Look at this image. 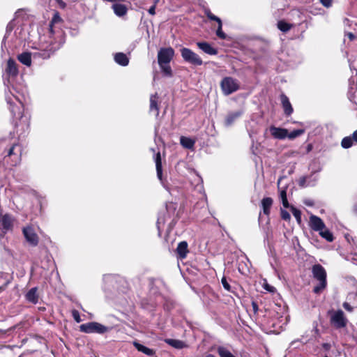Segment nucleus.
I'll list each match as a JSON object with an SVG mask.
<instances>
[{
    "label": "nucleus",
    "instance_id": "nucleus-1",
    "mask_svg": "<svg viewBox=\"0 0 357 357\" xmlns=\"http://www.w3.org/2000/svg\"><path fill=\"white\" fill-rule=\"evenodd\" d=\"M59 13H56L50 24L49 28V40H46V37L40 38L39 52L34 54V56H38L43 59H49L61 45L64 43L65 40L61 31H54L53 24L60 22Z\"/></svg>",
    "mask_w": 357,
    "mask_h": 357
},
{
    "label": "nucleus",
    "instance_id": "nucleus-2",
    "mask_svg": "<svg viewBox=\"0 0 357 357\" xmlns=\"http://www.w3.org/2000/svg\"><path fill=\"white\" fill-rule=\"evenodd\" d=\"M174 55V51L172 47L161 48L158 53V62L165 76L172 77V70L169 66Z\"/></svg>",
    "mask_w": 357,
    "mask_h": 357
},
{
    "label": "nucleus",
    "instance_id": "nucleus-3",
    "mask_svg": "<svg viewBox=\"0 0 357 357\" xmlns=\"http://www.w3.org/2000/svg\"><path fill=\"white\" fill-rule=\"evenodd\" d=\"M10 94L6 93V100L10 105V111L13 116L17 119H23V105L20 98L14 94L13 91L9 89Z\"/></svg>",
    "mask_w": 357,
    "mask_h": 357
},
{
    "label": "nucleus",
    "instance_id": "nucleus-4",
    "mask_svg": "<svg viewBox=\"0 0 357 357\" xmlns=\"http://www.w3.org/2000/svg\"><path fill=\"white\" fill-rule=\"evenodd\" d=\"M80 331L85 333H112L113 326L103 325L98 322H89L79 326Z\"/></svg>",
    "mask_w": 357,
    "mask_h": 357
},
{
    "label": "nucleus",
    "instance_id": "nucleus-5",
    "mask_svg": "<svg viewBox=\"0 0 357 357\" xmlns=\"http://www.w3.org/2000/svg\"><path fill=\"white\" fill-rule=\"evenodd\" d=\"M220 88L225 96H229L240 89V83L232 77H225L221 80Z\"/></svg>",
    "mask_w": 357,
    "mask_h": 357
},
{
    "label": "nucleus",
    "instance_id": "nucleus-6",
    "mask_svg": "<svg viewBox=\"0 0 357 357\" xmlns=\"http://www.w3.org/2000/svg\"><path fill=\"white\" fill-rule=\"evenodd\" d=\"M181 54L183 59L185 62L189 63L192 65L201 66L203 63L202 59L200 58V56L189 48H181Z\"/></svg>",
    "mask_w": 357,
    "mask_h": 357
},
{
    "label": "nucleus",
    "instance_id": "nucleus-7",
    "mask_svg": "<svg viewBox=\"0 0 357 357\" xmlns=\"http://www.w3.org/2000/svg\"><path fill=\"white\" fill-rule=\"evenodd\" d=\"M347 322V318L342 310H339L331 312V323L335 328H343L346 326Z\"/></svg>",
    "mask_w": 357,
    "mask_h": 357
},
{
    "label": "nucleus",
    "instance_id": "nucleus-8",
    "mask_svg": "<svg viewBox=\"0 0 357 357\" xmlns=\"http://www.w3.org/2000/svg\"><path fill=\"white\" fill-rule=\"evenodd\" d=\"M18 73L19 70L16 61L13 59H9L5 68V74L7 78L6 80H4V84H10V79L15 78L18 75Z\"/></svg>",
    "mask_w": 357,
    "mask_h": 357
},
{
    "label": "nucleus",
    "instance_id": "nucleus-9",
    "mask_svg": "<svg viewBox=\"0 0 357 357\" xmlns=\"http://www.w3.org/2000/svg\"><path fill=\"white\" fill-rule=\"evenodd\" d=\"M14 218L9 214L0 215V235L3 236L5 234L11 231L13 227Z\"/></svg>",
    "mask_w": 357,
    "mask_h": 357
},
{
    "label": "nucleus",
    "instance_id": "nucleus-10",
    "mask_svg": "<svg viewBox=\"0 0 357 357\" xmlns=\"http://www.w3.org/2000/svg\"><path fill=\"white\" fill-rule=\"evenodd\" d=\"M22 232L25 239L31 245L36 246L38 244V236L31 227H24Z\"/></svg>",
    "mask_w": 357,
    "mask_h": 357
},
{
    "label": "nucleus",
    "instance_id": "nucleus-11",
    "mask_svg": "<svg viewBox=\"0 0 357 357\" xmlns=\"http://www.w3.org/2000/svg\"><path fill=\"white\" fill-rule=\"evenodd\" d=\"M22 149L18 144H13L8 152L7 156L13 158L12 165H16L21 160Z\"/></svg>",
    "mask_w": 357,
    "mask_h": 357
},
{
    "label": "nucleus",
    "instance_id": "nucleus-12",
    "mask_svg": "<svg viewBox=\"0 0 357 357\" xmlns=\"http://www.w3.org/2000/svg\"><path fill=\"white\" fill-rule=\"evenodd\" d=\"M309 225L312 229L318 232L325 229L326 227L324 221L319 217L314 215H310Z\"/></svg>",
    "mask_w": 357,
    "mask_h": 357
},
{
    "label": "nucleus",
    "instance_id": "nucleus-13",
    "mask_svg": "<svg viewBox=\"0 0 357 357\" xmlns=\"http://www.w3.org/2000/svg\"><path fill=\"white\" fill-rule=\"evenodd\" d=\"M312 272L313 277L317 280H326V272L324 268L320 264H315L312 266Z\"/></svg>",
    "mask_w": 357,
    "mask_h": 357
},
{
    "label": "nucleus",
    "instance_id": "nucleus-14",
    "mask_svg": "<svg viewBox=\"0 0 357 357\" xmlns=\"http://www.w3.org/2000/svg\"><path fill=\"white\" fill-rule=\"evenodd\" d=\"M38 49V52H39V47H37ZM36 52H33L32 54L29 52H22V54H19L17 56V59L19 60V61L20 63H22V64L25 65L26 66H31V56H33V57L35 59V58H41V56H34V54H36ZM43 59H44L43 57H42Z\"/></svg>",
    "mask_w": 357,
    "mask_h": 357
},
{
    "label": "nucleus",
    "instance_id": "nucleus-15",
    "mask_svg": "<svg viewBox=\"0 0 357 357\" xmlns=\"http://www.w3.org/2000/svg\"><path fill=\"white\" fill-rule=\"evenodd\" d=\"M314 173L309 176H302L298 180V185L301 188L307 186H314L318 179L317 176H314Z\"/></svg>",
    "mask_w": 357,
    "mask_h": 357
},
{
    "label": "nucleus",
    "instance_id": "nucleus-16",
    "mask_svg": "<svg viewBox=\"0 0 357 357\" xmlns=\"http://www.w3.org/2000/svg\"><path fill=\"white\" fill-rule=\"evenodd\" d=\"M354 143L357 144V130L351 135L344 137L341 142V146L344 149L351 148Z\"/></svg>",
    "mask_w": 357,
    "mask_h": 357
},
{
    "label": "nucleus",
    "instance_id": "nucleus-17",
    "mask_svg": "<svg viewBox=\"0 0 357 357\" xmlns=\"http://www.w3.org/2000/svg\"><path fill=\"white\" fill-rule=\"evenodd\" d=\"M280 101L285 115L290 116L293 113L294 109L288 97L285 94L282 93L280 95Z\"/></svg>",
    "mask_w": 357,
    "mask_h": 357
},
{
    "label": "nucleus",
    "instance_id": "nucleus-18",
    "mask_svg": "<svg viewBox=\"0 0 357 357\" xmlns=\"http://www.w3.org/2000/svg\"><path fill=\"white\" fill-rule=\"evenodd\" d=\"M270 131L272 136L275 139H283L287 137V130L285 128L271 126Z\"/></svg>",
    "mask_w": 357,
    "mask_h": 357
},
{
    "label": "nucleus",
    "instance_id": "nucleus-19",
    "mask_svg": "<svg viewBox=\"0 0 357 357\" xmlns=\"http://www.w3.org/2000/svg\"><path fill=\"white\" fill-rule=\"evenodd\" d=\"M197 45L204 52L209 55H215L218 54L217 50L213 47L209 43L206 42H198Z\"/></svg>",
    "mask_w": 357,
    "mask_h": 357
},
{
    "label": "nucleus",
    "instance_id": "nucleus-20",
    "mask_svg": "<svg viewBox=\"0 0 357 357\" xmlns=\"http://www.w3.org/2000/svg\"><path fill=\"white\" fill-rule=\"evenodd\" d=\"M188 252V245L186 241H181L178 244L176 248V253L180 259H185Z\"/></svg>",
    "mask_w": 357,
    "mask_h": 357
},
{
    "label": "nucleus",
    "instance_id": "nucleus-21",
    "mask_svg": "<svg viewBox=\"0 0 357 357\" xmlns=\"http://www.w3.org/2000/svg\"><path fill=\"white\" fill-rule=\"evenodd\" d=\"M150 112H153L155 116L159 114L158 96L157 93L150 97Z\"/></svg>",
    "mask_w": 357,
    "mask_h": 357
},
{
    "label": "nucleus",
    "instance_id": "nucleus-22",
    "mask_svg": "<svg viewBox=\"0 0 357 357\" xmlns=\"http://www.w3.org/2000/svg\"><path fill=\"white\" fill-rule=\"evenodd\" d=\"M242 114L243 111L241 110L229 113L225 119V125L227 126H231L236 119L241 116Z\"/></svg>",
    "mask_w": 357,
    "mask_h": 357
},
{
    "label": "nucleus",
    "instance_id": "nucleus-23",
    "mask_svg": "<svg viewBox=\"0 0 357 357\" xmlns=\"http://www.w3.org/2000/svg\"><path fill=\"white\" fill-rule=\"evenodd\" d=\"M155 167H156V172H157V176L158 179L163 183L162 181V161H161V156L160 153L158 152L156 154L155 158Z\"/></svg>",
    "mask_w": 357,
    "mask_h": 357
},
{
    "label": "nucleus",
    "instance_id": "nucleus-24",
    "mask_svg": "<svg viewBox=\"0 0 357 357\" xmlns=\"http://www.w3.org/2000/svg\"><path fill=\"white\" fill-rule=\"evenodd\" d=\"M26 299L33 303L36 304L38 301V296L37 294V288L33 287L31 288L26 294Z\"/></svg>",
    "mask_w": 357,
    "mask_h": 357
},
{
    "label": "nucleus",
    "instance_id": "nucleus-25",
    "mask_svg": "<svg viewBox=\"0 0 357 357\" xmlns=\"http://www.w3.org/2000/svg\"><path fill=\"white\" fill-rule=\"evenodd\" d=\"M112 8L114 13L119 17L124 16L127 13L128 10L126 6L121 3H114L112 5Z\"/></svg>",
    "mask_w": 357,
    "mask_h": 357
},
{
    "label": "nucleus",
    "instance_id": "nucleus-26",
    "mask_svg": "<svg viewBox=\"0 0 357 357\" xmlns=\"http://www.w3.org/2000/svg\"><path fill=\"white\" fill-rule=\"evenodd\" d=\"M114 61L118 64L122 66H126L128 65L129 59L128 56L121 52L116 53L114 55Z\"/></svg>",
    "mask_w": 357,
    "mask_h": 357
},
{
    "label": "nucleus",
    "instance_id": "nucleus-27",
    "mask_svg": "<svg viewBox=\"0 0 357 357\" xmlns=\"http://www.w3.org/2000/svg\"><path fill=\"white\" fill-rule=\"evenodd\" d=\"M273 204V199L271 197H265L261 200V206L263 212L265 215H268L271 206Z\"/></svg>",
    "mask_w": 357,
    "mask_h": 357
},
{
    "label": "nucleus",
    "instance_id": "nucleus-28",
    "mask_svg": "<svg viewBox=\"0 0 357 357\" xmlns=\"http://www.w3.org/2000/svg\"><path fill=\"white\" fill-rule=\"evenodd\" d=\"M180 143L183 147L192 149L195 146V142L190 137L182 136L180 137Z\"/></svg>",
    "mask_w": 357,
    "mask_h": 357
},
{
    "label": "nucleus",
    "instance_id": "nucleus-29",
    "mask_svg": "<svg viewBox=\"0 0 357 357\" xmlns=\"http://www.w3.org/2000/svg\"><path fill=\"white\" fill-rule=\"evenodd\" d=\"M165 342L168 344L171 345L172 347H173L176 349H183V348L187 347L185 342L178 340L169 338V339H166Z\"/></svg>",
    "mask_w": 357,
    "mask_h": 357
},
{
    "label": "nucleus",
    "instance_id": "nucleus-30",
    "mask_svg": "<svg viewBox=\"0 0 357 357\" xmlns=\"http://www.w3.org/2000/svg\"><path fill=\"white\" fill-rule=\"evenodd\" d=\"M133 344H134L135 347H136V349L139 351H141L147 356H153L155 354V351L151 349H149L137 342H134Z\"/></svg>",
    "mask_w": 357,
    "mask_h": 357
},
{
    "label": "nucleus",
    "instance_id": "nucleus-31",
    "mask_svg": "<svg viewBox=\"0 0 357 357\" xmlns=\"http://www.w3.org/2000/svg\"><path fill=\"white\" fill-rule=\"evenodd\" d=\"M319 234L328 242H332L334 239L332 232L328 229L326 227L325 229L319 231Z\"/></svg>",
    "mask_w": 357,
    "mask_h": 357
},
{
    "label": "nucleus",
    "instance_id": "nucleus-32",
    "mask_svg": "<svg viewBox=\"0 0 357 357\" xmlns=\"http://www.w3.org/2000/svg\"><path fill=\"white\" fill-rule=\"evenodd\" d=\"M218 352L220 357H235L227 349L224 347H218Z\"/></svg>",
    "mask_w": 357,
    "mask_h": 357
},
{
    "label": "nucleus",
    "instance_id": "nucleus-33",
    "mask_svg": "<svg viewBox=\"0 0 357 357\" xmlns=\"http://www.w3.org/2000/svg\"><path fill=\"white\" fill-rule=\"evenodd\" d=\"M326 280L318 281V284L314 287L313 291L315 294H319L322 290L326 287Z\"/></svg>",
    "mask_w": 357,
    "mask_h": 357
},
{
    "label": "nucleus",
    "instance_id": "nucleus-34",
    "mask_svg": "<svg viewBox=\"0 0 357 357\" xmlns=\"http://www.w3.org/2000/svg\"><path fill=\"white\" fill-rule=\"evenodd\" d=\"M304 132H305V130H303V129L294 130L292 132H291L290 133L287 132V137L289 139H294L296 138L297 137L301 136Z\"/></svg>",
    "mask_w": 357,
    "mask_h": 357
},
{
    "label": "nucleus",
    "instance_id": "nucleus-35",
    "mask_svg": "<svg viewBox=\"0 0 357 357\" xmlns=\"http://www.w3.org/2000/svg\"><path fill=\"white\" fill-rule=\"evenodd\" d=\"M291 27L290 24H288L284 21H279L278 22V28L282 32L288 31Z\"/></svg>",
    "mask_w": 357,
    "mask_h": 357
},
{
    "label": "nucleus",
    "instance_id": "nucleus-36",
    "mask_svg": "<svg viewBox=\"0 0 357 357\" xmlns=\"http://www.w3.org/2000/svg\"><path fill=\"white\" fill-rule=\"evenodd\" d=\"M291 211L293 215L296 219V221L298 222V223L301 224V211L297 209L294 206H291Z\"/></svg>",
    "mask_w": 357,
    "mask_h": 357
},
{
    "label": "nucleus",
    "instance_id": "nucleus-37",
    "mask_svg": "<svg viewBox=\"0 0 357 357\" xmlns=\"http://www.w3.org/2000/svg\"><path fill=\"white\" fill-rule=\"evenodd\" d=\"M204 13H205V15L207 16V17L209 20L215 21L218 23H220V21H221L220 18H219L218 17L213 15L209 9L205 10Z\"/></svg>",
    "mask_w": 357,
    "mask_h": 357
},
{
    "label": "nucleus",
    "instance_id": "nucleus-38",
    "mask_svg": "<svg viewBox=\"0 0 357 357\" xmlns=\"http://www.w3.org/2000/svg\"><path fill=\"white\" fill-rule=\"evenodd\" d=\"M222 21H220V23H218V27L216 30V35L218 37H219L221 39H225L226 38V34L222 31Z\"/></svg>",
    "mask_w": 357,
    "mask_h": 357
},
{
    "label": "nucleus",
    "instance_id": "nucleus-39",
    "mask_svg": "<svg viewBox=\"0 0 357 357\" xmlns=\"http://www.w3.org/2000/svg\"><path fill=\"white\" fill-rule=\"evenodd\" d=\"M165 222V213H160V215L158 218V220H157V227H158L159 232L160 231L161 225H164Z\"/></svg>",
    "mask_w": 357,
    "mask_h": 357
},
{
    "label": "nucleus",
    "instance_id": "nucleus-40",
    "mask_svg": "<svg viewBox=\"0 0 357 357\" xmlns=\"http://www.w3.org/2000/svg\"><path fill=\"white\" fill-rule=\"evenodd\" d=\"M280 213H281L282 219H283L284 220H286V221L290 220L291 216H290V214L289 213V212L281 208Z\"/></svg>",
    "mask_w": 357,
    "mask_h": 357
},
{
    "label": "nucleus",
    "instance_id": "nucleus-41",
    "mask_svg": "<svg viewBox=\"0 0 357 357\" xmlns=\"http://www.w3.org/2000/svg\"><path fill=\"white\" fill-rule=\"evenodd\" d=\"M221 283L223 286V287L228 291H231V286L229 285V284L228 283L227 279L225 277H223L221 280Z\"/></svg>",
    "mask_w": 357,
    "mask_h": 357
},
{
    "label": "nucleus",
    "instance_id": "nucleus-42",
    "mask_svg": "<svg viewBox=\"0 0 357 357\" xmlns=\"http://www.w3.org/2000/svg\"><path fill=\"white\" fill-rule=\"evenodd\" d=\"M72 315H73V319L77 322V323H79L81 322L82 319L80 318V316H79V313L77 310H72Z\"/></svg>",
    "mask_w": 357,
    "mask_h": 357
},
{
    "label": "nucleus",
    "instance_id": "nucleus-43",
    "mask_svg": "<svg viewBox=\"0 0 357 357\" xmlns=\"http://www.w3.org/2000/svg\"><path fill=\"white\" fill-rule=\"evenodd\" d=\"M322 5L326 8L331 6L332 0H320Z\"/></svg>",
    "mask_w": 357,
    "mask_h": 357
},
{
    "label": "nucleus",
    "instance_id": "nucleus-44",
    "mask_svg": "<svg viewBox=\"0 0 357 357\" xmlns=\"http://www.w3.org/2000/svg\"><path fill=\"white\" fill-rule=\"evenodd\" d=\"M280 197L281 199V200H284V199H287V191L285 189H283L280 191Z\"/></svg>",
    "mask_w": 357,
    "mask_h": 357
},
{
    "label": "nucleus",
    "instance_id": "nucleus-45",
    "mask_svg": "<svg viewBox=\"0 0 357 357\" xmlns=\"http://www.w3.org/2000/svg\"><path fill=\"white\" fill-rule=\"evenodd\" d=\"M343 307L347 311H349V312L352 311L353 308L351 307V306L348 303L344 302L343 303Z\"/></svg>",
    "mask_w": 357,
    "mask_h": 357
},
{
    "label": "nucleus",
    "instance_id": "nucleus-46",
    "mask_svg": "<svg viewBox=\"0 0 357 357\" xmlns=\"http://www.w3.org/2000/svg\"><path fill=\"white\" fill-rule=\"evenodd\" d=\"M149 13L151 15H154L155 14V5H153L150 7V8L148 10Z\"/></svg>",
    "mask_w": 357,
    "mask_h": 357
},
{
    "label": "nucleus",
    "instance_id": "nucleus-47",
    "mask_svg": "<svg viewBox=\"0 0 357 357\" xmlns=\"http://www.w3.org/2000/svg\"><path fill=\"white\" fill-rule=\"evenodd\" d=\"M332 347V344L330 343H324L322 344V347L325 351H328Z\"/></svg>",
    "mask_w": 357,
    "mask_h": 357
},
{
    "label": "nucleus",
    "instance_id": "nucleus-48",
    "mask_svg": "<svg viewBox=\"0 0 357 357\" xmlns=\"http://www.w3.org/2000/svg\"><path fill=\"white\" fill-rule=\"evenodd\" d=\"M252 310L254 311L255 313H257V311H258V305L256 302L255 301H252Z\"/></svg>",
    "mask_w": 357,
    "mask_h": 357
},
{
    "label": "nucleus",
    "instance_id": "nucleus-49",
    "mask_svg": "<svg viewBox=\"0 0 357 357\" xmlns=\"http://www.w3.org/2000/svg\"><path fill=\"white\" fill-rule=\"evenodd\" d=\"M304 204L306 206H312L314 205V202L312 199H305L304 201Z\"/></svg>",
    "mask_w": 357,
    "mask_h": 357
},
{
    "label": "nucleus",
    "instance_id": "nucleus-50",
    "mask_svg": "<svg viewBox=\"0 0 357 357\" xmlns=\"http://www.w3.org/2000/svg\"><path fill=\"white\" fill-rule=\"evenodd\" d=\"M282 203L284 208H291V206L289 205L287 199H284V200H282Z\"/></svg>",
    "mask_w": 357,
    "mask_h": 357
},
{
    "label": "nucleus",
    "instance_id": "nucleus-51",
    "mask_svg": "<svg viewBox=\"0 0 357 357\" xmlns=\"http://www.w3.org/2000/svg\"><path fill=\"white\" fill-rule=\"evenodd\" d=\"M265 289H266L267 291H270V292H273L275 291V288L272 286H270L268 284H266L265 287H264Z\"/></svg>",
    "mask_w": 357,
    "mask_h": 357
},
{
    "label": "nucleus",
    "instance_id": "nucleus-52",
    "mask_svg": "<svg viewBox=\"0 0 357 357\" xmlns=\"http://www.w3.org/2000/svg\"><path fill=\"white\" fill-rule=\"evenodd\" d=\"M346 36L349 38V39L350 40H354L356 38V36L354 33H351V32L347 33L346 34Z\"/></svg>",
    "mask_w": 357,
    "mask_h": 357
},
{
    "label": "nucleus",
    "instance_id": "nucleus-53",
    "mask_svg": "<svg viewBox=\"0 0 357 357\" xmlns=\"http://www.w3.org/2000/svg\"><path fill=\"white\" fill-rule=\"evenodd\" d=\"M114 279V277L112 275H105L104 280L106 281L112 280Z\"/></svg>",
    "mask_w": 357,
    "mask_h": 357
},
{
    "label": "nucleus",
    "instance_id": "nucleus-54",
    "mask_svg": "<svg viewBox=\"0 0 357 357\" xmlns=\"http://www.w3.org/2000/svg\"><path fill=\"white\" fill-rule=\"evenodd\" d=\"M353 211L355 213H357V204H355L354 206H353Z\"/></svg>",
    "mask_w": 357,
    "mask_h": 357
},
{
    "label": "nucleus",
    "instance_id": "nucleus-55",
    "mask_svg": "<svg viewBox=\"0 0 357 357\" xmlns=\"http://www.w3.org/2000/svg\"><path fill=\"white\" fill-rule=\"evenodd\" d=\"M6 284L0 287V293L6 289Z\"/></svg>",
    "mask_w": 357,
    "mask_h": 357
},
{
    "label": "nucleus",
    "instance_id": "nucleus-56",
    "mask_svg": "<svg viewBox=\"0 0 357 357\" xmlns=\"http://www.w3.org/2000/svg\"><path fill=\"white\" fill-rule=\"evenodd\" d=\"M160 0H155L153 2V5H155V7L156 6L157 3H158Z\"/></svg>",
    "mask_w": 357,
    "mask_h": 357
},
{
    "label": "nucleus",
    "instance_id": "nucleus-57",
    "mask_svg": "<svg viewBox=\"0 0 357 357\" xmlns=\"http://www.w3.org/2000/svg\"><path fill=\"white\" fill-rule=\"evenodd\" d=\"M205 357H215V356L213 355H212V354H208Z\"/></svg>",
    "mask_w": 357,
    "mask_h": 357
},
{
    "label": "nucleus",
    "instance_id": "nucleus-58",
    "mask_svg": "<svg viewBox=\"0 0 357 357\" xmlns=\"http://www.w3.org/2000/svg\"><path fill=\"white\" fill-rule=\"evenodd\" d=\"M12 90H13V91H15V89L13 86H12Z\"/></svg>",
    "mask_w": 357,
    "mask_h": 357
},
{
    "label": "nucleus",
    "instance_id": "nucleus-59",
    "mask_svg": "<svg viewBox=\"0 0 357 357\" xmlns=\"http://www.w3.org/2000/svg\"><path fill=\"white\" fill-rule=\"evenodd\" d=\"M308 149V151H310L311 149L310 146H308V149Z\"/></svg>",
    "mask_w": 357,
    "mask_h": 357
},
{
    "label": "nucleus",
    "instance_id": "nucleus-60",
    "mask_svg": "<svg viewBox=\"0 0 357 357\" xmlns=\"http://www.w3.org/2000/svg\"><path fill=\"white\" fill-rule=\"evenodd\" d=\"M61 3H63V5L65 4L63 1L60 0Z\"/></svg>",
    "mask_w": 357,
    "mask_h": 357
},
{
    "label": "nucleus",
    "instance_id": "nucleus-61",
    "mask_svg": "<svg viewBox=\"0 0 357 357\" xmlns=\"http://www.w3.org/2000/svg\"><path fill=\"white\" fill-rule=\"evenodd\" d=\"M324 357H328V356H325Z\"/></svg>",
    "mask_w": 357,
    "mask_h": 357
}]
</instances>
